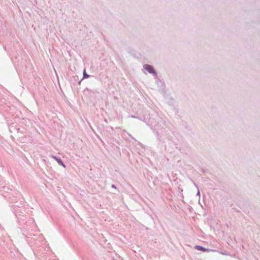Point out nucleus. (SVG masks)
<instances>
[{"label":"nucleus","mask_w":260,"mask_h":260,"mask_svg":"<svg viewBox=\"0 0 260 260\" xmlns=\"http://www.w3.org/2000/svg\"><path fill=\"white\" fill-rule=\"evenodd\" d=\"M144 68L149 72L150 73L154 74L155 73L154 70L152 66L149 64H145L144 66Z\"/></svg>","instance_id":"obj_1"},{"label":"nucleus","mask_w":260,"mask_h":260,"mask_svg":"<svg viewBox=\"0 0 260 260\" xmlns=\"http://www.w3.org/2000/svg\"><path fill=\"white\" fill-rule=\"evenodd\" d=\"M53 158L54 159H55L57 161L59 164H60L61 166H62L63 167H65V166L64 165V164L62 162V161L60 159H57L56 157H53Z\"/></svg>","instance_id":"obj_3"},{"label":"nucleus","mask_w":260,"mask_h":260,"mask_svg":"<svg viewBox=\"0 0 260 260\" xmlns=\"http://www.w3.org/2000/svg\"><path fill=\"white\" fill-rule=\"evenodd\" d=\"M195 248L198 250H201V251H204V252H206V251H208L209 250L201 246H199V245H197L195 247Z\"/></svg>","instance_id":"obj_2"},{"label":"nucleus","mask_w":260,"mask_h":260,"mask_svg":"<svg viewBox=\"0 0 260 260\" xmlns=\"http://www.w3.org/2000/svg\"><path fill=\"white\" fill-rule=\"evenodd\" d=\"M83 76L84 78H87L89 77V75L86 73L85 70H84Z\"/></svg>","instance_id":"obj_4"}]
</instances>
